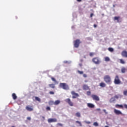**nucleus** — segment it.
I'll return each mask as SVG.
<instances>
[{"instance_id": "1", "label": "nucleus", "mask_w": 127, "mask_h": 127, "mask_svg": "<svg viewBox=\"0 0 127 127\" xmlns=\"http://www.w3.org/2000/svg\"><path fill=\"white\" fill-rule=\"evenodd\" d=\"M104 80L107 84H109L110 85L112 84V78H111V76L110 75H105L104 77Z\"/></svg>"}, {"instance_id": "2", "label": "nucleus", "mask_w": 127, "mask_h": 127, "mask_svg": "<svg viewBox=\"0 0 127 127\" xmlns=\"http://www.w3.org/2000/svg\"><path fill=\"white\" fill-rule=\"evenodd\" d=\"M59 86L60 88H62L64 90H69V85L66 83H60Z\"/></svg>"}, {"instance_id": "3", "label": "nucleus", "mask_w": 127, "mask_h": 127, "mask_svg": "<svg viewBox=\"0 0 127 127\" xmlns=\"http://www.w3.org/2000/svg\"><path fill=\"white\" fill-rule=\"evenodd\" d=\"M92 61V62H93V63L96 64V65H99V64L101 63V60H100V58H99V57H95L93 58Z\"/></svg>"}, {"instance_id": "4", "label": "nucleus", "mask_w": 127, "mask_h": 127, "mask_svg": "<svg viewBox=\"0 0 127 127\" xmlns=\"http://www.w3.org/2000/svg\"><path fill=\"white\" fill-rule=\"evenodd\" d=\"M122 81H121V79H120L119 75H116L114 79V84H115V85H120Z\"/></svg>"}, {"instance_id": "5", "label": "nucleus", "mask_w": 127, "mask_h": 127, "mask_svg": "<svg viewBox=\"0 0 127 127\" xmlns=\"http://www.w3.org/2000/svg\"><path fill=\"white\" fill-rule=\"evenodd\" d=\"M81 43V41L79 39H76L74 41V46L75 48H78L79 47L80 44Z\"/></svg>"}, {"instance_id": "6", "label": "nucleus", "mask_w": 127, "mask_h": 127, "mask_svg": "<svg viewBox=\"0 0 127 127\" xmlns=\"http://www.w3.org/2000/svg\"><path fill=\"white\" fill-rule=\"evenodd\" d=\"M65 102L66 103H67V104L70 106V107H73L74 106V103L71 101V99L70 98H67L65 100Z\"/></svg>"}, {"instance_id": "7", "label": "nucleus", "mask_w": 127, "mask_h": 127, "mask_svg": "<svg viewBox=\"0 0 127 127\" xmlns=\"http://www.w3.org/2000/svg\"><path fill=\"white\" fill-rule=\"evenodd\" d=\"M91 98H92L93 100H94V101H97V102L100 101V98H99V96L96 95L92 94L91 95Z\"/></svg>"}, {"instance_id": "8", "label": "nucleus", "mask_w": 127, "mask_h": 127, "mask_svg": "<svg viewBox=\"0 0 127 127\" xmlns=\"http://www.w3.org/2000/svg\"><path fill=\"white\" fill-rule=\"evenodd\" d=\"M71 94L72 95V99H76V98L79 97V94L76 93L74 91H71Z\"/></svg>"}, {"instance_id": "9", "label": "nucleus", "mask_w": 127, "mask_h": 127, "mask_svg": "<svg viewBox=\"0 0 127 127\" xmlns=\"http://www.w3.org/2000/svg\"><path fill=\"white\" fill-rule=\"evenodd\" d=\"M82 89L83 90H84V91H87L90 90V87H89V86H88V85L87 84H83L82 86Z\"/></svg>"}, {"instance_id": "10", "label": "nucleus", "mask_w": 127, "mask_h": 127, "mask_svg": "<svg viewBox=\"0 0 127 127\" xmlns=\"http://www.w3.org/2000/svg\"><path fill=\"white\" fill-rule=\"evenodd\" d=\"M48 123H56L57 122V119H55V118H54V119H52V118H50V119H49L48 120Z\"/></svg>"}, {"instance_id": "11", "label": "nucleus", "mask_w": 127, "mask_h": 127, "mask_svg": "<svg viewBox=\"0 0 127 127\" xmlns=\"http://www.w3.org/2000/svg\"><path fill=\"white\" fill-rule=\"evenodd\" d=\"M121 55L123 57L125 58H127V51H123L121 53Z\"/></svg>"}, {"instance_id": "12", "label": "nucleus", "mask_w": 127, "mask_h": 127, "mask_svg": "<svg viewBox=\"0 0 127 127\" xmlns=\"http://www.w3.org/2000/svg\"><path fill=\"white\" fill-rule=\"evenodd\" d=\"M119 95H115L114 97H112L110 99V103H113V102H115V101H116V99H119Z\"/></svg>"}, {"instance_id": "13", "label": "nucleus", "mask_w": 127, "mask_h": 127, "mask_svg": "<svg viewBox=\"0 0 127 127\" xmlns=\"http://www.w3.org/2000/svg\"><path fill=\"white\" fill-rule=\"evenodd\" d=\"M26 110L29 112H32V111H33V108H32V106L29 107V106H27L26 107Z\"/></svg>"}, {"instance_id": "14", "label": "nucleus", "mask_w": 127, "mask_h": 127, "mask_svg": "<svg viewBox=\"0 0 127 127\" xmlns=\"http://www.w3.org/2000/svg\"><path fill=\"white\" fill-rule=\"evenodd\" d=\"M114 113L116 115H123V113L120 110L114 109Z\"/></svg>"}, {"instance_id": "15", "label": "nucleus", "mask_w": 127, "mask_h": 127, "mask_svg": "<svg viewBox=\"0 0 127 127\" xmlns=\"http://www.w3.org/2000/svg\"><path fill=\"white\" fill-rule=\"evenodd\" d=\"M87 107L91 109H93V108H95V105L92 103H87Z\"/></svg>"}, {"instance_id": "16", "label": "nucleus", "mask_w": 127, "mask_h": 127, "mask_svg": "<svg viewBox=\"0 0 127 127\" xmlns=\"http://www.w3.org/2000/svg\"><path fill=\"white\" fill-rule=\"evenodd\" d=\"M127 69L125 67H122L121 68V72L122 73H125L127 72Z\"/></svg>"}, {"instance_id": "17", "label": "nucleus", "mask_w": 127, "mask_h": 127, "mask_svg": "<svg viewBox=\"0 0 127 127\" xmlns=\"http://www.w3.org/2000/svg\"><path fill=\"white\" fill-rule=\"evenodd\" d=\"M99 86L102 88H105V87L106 86V84L105 83V82H101L99 84Z\"/></svg>"}, {"instance_id": "18", "label": "nucleus", "mask_w": 127, "mask_h": 127, "mask_svg": "<svg viewBox=\"0 0 127 127\" xmlns=\"http://www.w3.org/2000/svg\"><path fill=\"white\" fill-rule=\"evenodd\" d=\"M120 18H121L120 16H115L114 17V20H117V22H120Z\"/></svg>"}, {"instance_id": "19", "label": "nucleus", "mask_w": 127, "mask_h": 127, "mask_svg": "<svg viewBox=\"0 0 127 127\" xmlns=\"http://www.w3.org/2000/svg\"><path fill=\"white\" fill-rule=\"evenodd\" d=\"M49 87H50V88H52V89H55V84L53 83L50 84H49Z\"/></svg>"}, {"instance_id": "20", "label": "nucleus", "mask_w": 127, "mask_h": 127, "mask_svg": "<svg viewBox=\"0 0 127 127\" xmlns=\"http://www.w3.org/2000/svg\"><path fill=\"white\" fill-rule=\"evenodd\" d=\"M115 107L117 109H120V108H122L123 109V108H124V106H123L122 105H119V104L116 105Z\"/></svg>"}, {"instance_id": "21", "label": "nucleus", "mask_w": 127, "mask_h": 127, "mask_svg": "<svg viewBox=\"0 0 127 127\" xmlns=\"http://www.w3.org/2000/svg\"><path fill=\"white\" fill-rule=\"evenodd\" d=\"M12 97L13 100H16V99H17V96H16L15 93H12Z\"/></svg>"}, {"instance_id": "22", "label": "nucleus", "mask_w": 127, "mask_h": 127, "mask_svg": "<svg viewBox=\"0 0 127 127\" xmlns=\"http://www.w3.org/2000/svg\"><path fill=\"white\" fill-rule=\"evenodd\" d=\"M60 103V100H56L55 102H54V105H55V106H57V105H59Z\"/></svg>"}, {"instance_id": "23", "label": "nucleus", "mask_w": 127, "mask_h": 127, "mask_svg": "<svg viewBox=\"0 0 127 127\" xmlns=\"http://www.w3.org/2000/svg\"><path fill=\"white\" fill-rule=\"evenodd\" d=\"M34 98H35V101H37L39 103H40V102H41V100L39 98V97H38L37 96H35V97H34Z\"/></svg>"}, {"instance_id": "24", "label": "nucleus", "mask_w": 127, "mask_h": 127, "mask_svg": "<svg viewBox=\"0 0 127 127\" xmlns=\"http://www.w3.org/2000/svg\"><path fill=\"white\" fill-rule=\"evenodd\" d=\"M52 81H53L56 84H58V82H57V80L54 78V77H51V78Z\"/></svg>"}, {"instance_id": "25", "label": "nucleus", "mask_w": 127, "mask_h": 127, "mask_svg": "<svg viewBox=\"0 0 127 127\" xmlns=\"http://www.w3.org/2000/svg\"><path fill=\"white\" fill-rule=\"evenodd\" d=\"M119 61H120V63H121V64H126V62H125V61L122 59H120Z\"/></svg>"}, {"instance_id": "26", "label": "nucleus", "mask_w": 127, "mask_h": 127, "mask_svg": "<svg viewBox=\"0 0 127 127\" xmlns=\"http://www.w3.org/2000/svg\"><path fill=\"white\" fill-rule=\"evenodd\" d=\"M75 116L76 117H77V118H81V114L79 112H77L75 114Z\"/></svg>"}, {"instance_id": "27", "label": "nucleus", "mask_w": 127, "mask_h": 127, "mask_svg": "<svg viewBox=\"0 0 127 127\" xmlns=\"http://www.w3.org/2000/svg\"><path fill=\"white\" fill-rule=\"evenodd\" d=\"M105 61H106V62H109L110 61V58L106 57L105 58Z\"/></svg>"}, {"instance_id": "28", "label": "nucleus", "mask_w": 127, "mask_h": 127, "mask_svg": "<svg viewBox=\"0 0 127 127\" xmlns=\"http://www.w3.org/2000/svg\"><path fill=\"white\" fill-rule=\"evenodd\" d=\"M49 106H52V105H54V102H53L52 101H49Z\"/></svg>"}, {"instance_id": "29", "label": "nucleus", "mask_w": 127, "mask_h": 127, "mask_svg": "<svg viewBox=\"0 0 127 127\" xmlns=\"http://www.w3.org/2000/svg\"><path fill=\"white\" fill-rule=\"evenodd\" d=\"M75 123L76 124H78V125H79V127H82V123H81L80 121H76Z\"/></svg>"}, {"instance_id": "30", "label": "nucleus", "mask_w": 127, "mask_h": 127, "mask_svg": "<svg viewBox=\"0 0 127 127\" xmlns=\"http://www.w3.org/2000/svg\"><path fill=\"white\" fill-rule=\"evenodd\" d=\"M93 126H94V127H98L99 124H98V122H94L93 123Z\"/></svg>"}, {"instance_id": "31", "label": "nucleus", "mask_w": 127, "mask_h": 127, "mask_svg": "<svg viewBox=\"0 0 127 127\" xmlns=\"http://www.w3.org/2000/svg\"><path fill=\"white\" fill-rule=\"evenodd\" d=\"M108 50L110 52H114V49H113L112 48H109Z\"/></svg>"}, {"instance_id": "32", "label": "nucleus", "mask_w": 127, "mask_h": 127, "mask_svg": "<svg viewBox=\"0 0 127 127\" xmlns=\"http://www.w3.org/2000/svg\"><path fill=\"white\" fill-rule=\"evenodd\" d=\"M94 55H95L94 53H90L89 54V56H90V57H93Z\"/></svg>"}, {"instance_id": "33", "label": "nucleus", "mask_w": 127, "mask_h": 127, "mask_svg": "<svg viewBox=\"0 0 127 127\" xmlns=\"http://www.w3.org/2000/svg\"><path fill=\"white\" fill-rule=\"evenodd\" d=\"M123 94L124 96H127V90H125L124 91Z\"/></svg>"}, {"instance_id": "34", "label": "nucleus", "mask_w": 127, "mask_h": 127, "mask_svg": "<svg viewBox=\"0 0 127 127\" xmlns=\"http://www.w3.org/2000/svg\"><path fill=\"white\" fill-rule=\"evenodd\" d=\"M86 94L87 95V96H91V91H87L86 92Z\"/></svg>"}, {"instance_id": "35", "label": "nucleus", "mask_w": 127, "mask_h": 127, "mask_svg": "<svg viewBox=\"0 0 127 127\" xmlns=\"http://www.w3.org/2000/svg\"><path fill=\"white\" fill-rule=\"evenodd\" d=\"M77 72L79 73V74H80V75H82V74L83 73V71L78 70Z\"/></svg>"}, {"instance_id": "36", "label": "nucleus", "mask_w": 127, "mask_h": 127, "mask_svg": "<svg viewBox=\"0 0 127 127\" xmlns=\"http://www.w3.org/2000/svg\"><path fill=\"white\" fill-rule=\"evenodd\" d=\"M84 123L87 124V125H90V124H91V122L90 121H84Z\"/></svg>"}, {"instance_id": "37", "label": "nucleus", "mask_w": 127, "mask_h": 127, "mask_svg": "<svg viewBox=\"0 0 127 127\" xmlns=\"http://www.w3.org/2000/svg\"><path fill=\"white\" fill-rule=\"evenodd\" d=\"M46 110H47V111H50L51 110V109L50 108V107L49 106H48L46 107Z\"/></svg>"}, {"instance_id": "38", "label": "nucleus", "mask_w": 127, "mask_h": 127, "mask_svg": "<svg viewBox=\"0 0 127 127\" xmlns=\"http://www.w3.org/2000/svg\"><path fill=\"white\" fill-rule=\"evenodd\" d=\"M49 94L50 95H54V92H53V91H50L49 92Z\"/></svg>"}, {"instance_id": "39", "label": "nucleus", "mask_w": 127, "mask_h": 127, "mask_svg": "<svg viewBox=\"0 0 127 127\" xmlns=\"http://www.w3.org/2000/svg\"><path fill=\"white\" fill-rule=\"evenodd\" d=\"M58 126H59L60 127H63V125L61 123H58Z\"/></svg>"}, {"instance_id": "40", "label": "nucleus", "mask_w": 127, "mask_h": 127, "mask_svg": "<svg viewBox=\"0 0 127 127\" xmlns=\"http://www.w3.org/2000/svg\"><path fill=\"white\" fill-rule=\"evenodd\" d=\"M27 120H28V121H31V118H30V117H27Z\"/></svg>"}, {"instance_id": "41", "label": "nucleus", "mask_w": 127, "mask_h": 127, "mask_svg": "<svg viewBox=\"0 0 127 127\" xmlns=\"http://www.w3.org/2000/svg\"><path fill=\"white\" fill-rule=\"evenodd\" d=\"M83 76L84 78H87V74H83Z\"/></svg>"}, {"instance_id": "42", "label": "nucleus", "mask_w": 127, "mask_h": 127, "mask_svg": "<svg viewBox=\"0 0 127 127\" xmlns=\"http://www.w3.org/2000/svg\"><path fill=\"white\" fill-rule=\"evenodd\" d=\"M103 112H104V113L106 114V115H107L108 114V112H107V111H106V110H105V109L103 110Z\"/></svg>"}, {"instance_id": "43", "label": "nucleus", "mask_w": 127, "mask_h": 127, "mask_svg": "<svg viewBox=\"0 0 127 127\" xmlns=\"http://www.w3.org/2000/svg\"><path fill=\"white\" fill-rule=\"evenodd\" d=\"M124 107L125 108V109H127V104H125L124 105Z\"/></svg>"}, {"instance_id": "44", "label": "nucleus", "mask_w": 127, "mask_h": 127, "mask_svg": "<svg viewBox=\"0 0 127 127\" xmlns=\"http://www.w3.org/2000/svg\"><path fill=\"white\" fill-rule=\"evenodd\" d=\"M96 111H98V112H99V111H101V109L97 108V109H96Z\"/></svg>"}, {"instance_id": "45", "label": "nucleus", "mask_w": 127, "mask_h": 127, "mask_svg": "<svg viewBox=\"0 0 127 127\" xmlns=\"http://www.w3.org/2000/svg\"><path fill=\"white\" fill-rule=\"evenodd\" d=\"M93 26H94V27L95 28H96V27H97V25H96V24H94V25H93Z\"/></svg>"}, {"instance_id": "46", "label": "nucleus", "mask_w": 127, "mask_h": 127, "mask_svg": "<svg viewBox=\"0 0 127 127\" xmlns=\"http://www.w3.org/2000/svg\"><path fill=\"white\" fill-rule=\"evenodd\" d=\"M93 15H94V14L91 13V14H90V17H93Z\"/></svg>"}, {"instance_id": "47", "label": "nucleus", "mask_w": 127, "mask_h": 127, "mask_svg": "<svg viewBox=\"0 0 127 127\" xmlns=\"http://www.w3.org/2000/svg\"><path fill=\"white\" fill-rule=\"evenodd\" d=\"M77 1H78V2H81V1H82V0H76Z\"/></svg>"}, {"instance_id": "48", "label": "nucleus", "mask_w": 127, "mask_h": 127, "mask_svg": "<svg viewBox=\"0 0 127 127\" xmlns=\"http://www.w3.org/2000/svg\"><path fill=\"white\" fill-rule=\"evenodd\" d=\"M79 66H80V67H82V64H79Z\"/></svg>"}, {"instance_id": "49", "label": "nucleus", "mask_w": 127, "mask_h": 127, "mask_svg": "<svg viewBox=\"0 0 127 127\" xmlns=\"http://www.w3.org/2000/svg\"><path fill=\"white\" fill-rule=\"evenodd\" d=\"M43 119H44V117H43Z\"/></svg>"}, {"instance_id": "50", "label": "nucleus", "mask_w": 127, "mask_h": 127, "mask_svg": "<svg viewBox=\"0 0 127 127\" xmlns=\"http://www.w3.org/2000/svg\"><path fill=\"white\" fill-rule=\"evenodd\" d=\"M11 127H15L14 126H12Z\"/></svg>"}, {"instance_id": "51", "label": "nucleus", "mask_w": 127, "mask_h": 127, "mask_svg": "<svg viewBox=\"0 0 127 127\" xmlns=\"http://www.w3.org/2000/svg\"><path fill=\"white\" fill-rule=\"evenodd\" d=\"M72 127H75V126H72Z\"/></svg>"}, {"instance_id": "52", "label": "nucleus", "mask_w": 127, "mask_h": 127, "mask_svg": "<svg viewBox=\"0 0 127 127\" xmlns=\"http://www.w3.org/2000/svg\"><path fill=\"white\" fill-rule=\"evenodd\" d=\"M85 82H87V81H85Z\"/></svg>"}]
</instances>
